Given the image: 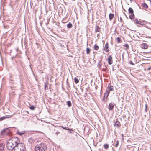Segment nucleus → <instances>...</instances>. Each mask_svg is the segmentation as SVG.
<instances>
[{"label":"nucleus","instance_id":"f257e3e1","mask_svg":"<svg viewBox=\"0 0 151 151\" xmlns=\"http://www.w3.org/2000/svg\"><path fill=\"white\" fill-rule=\"evenodd\" d=\"M19 142V139L17 137H14L9 139L6 144L7 149L9 150H12L14 148L13 147Z\"/></svg>","mask_w":151,"mask_h":151},{"label":"nucleus","instance_id":"f03ea898","mask_svg":"<svg viewBox=\"0 0 151 151\" xmlns=\"http://www.w3.org/2000/svg\"><path fill=\"white\" fill-rule=\"evenodd\" d=\"M25 145L19 142L15 146L12 151H25Z\"/></svg>","mask_w":151,"mask_h":151},{"label":"nucleus","instance_id":"7ed1b4c3","mask_svg":"<svg viewBox=\"0 0 151 151\" xmlns=\"http://www.w3.org/2000/svg\"><path fill=\"white\" fill-rule=\"evenodd\" d=\"M47 149L46 145L43 143L37 144L35 147V151H45Z\"/></svg>","mask_w":151,"mask_h":151},{"label":"nucleus","instance_id":"20e7f679","mask_svg":"<svg viewBox=\"0 0 151 151\" xmlns=\"http://www.w3.org/2000/svg\"><path fill=\"white\" fill-rule=\"evenodd\" d=\"M11 134V131L8 128L4 129L1 131V134L4 136H10Z\"/></svg>","mask_w":151,"mask_h":151},{"label":"nucleus","instance_id":"39448f33","mask_svg":"<svg viewBox=\"0 0 151 151\" xmlns=\"http://www.w3.org/2000/svg\"><path fill=\"white\" fill-rule=\"evenodd\" d=\"M114 127H116L118 128H119L120 127L121 124L118 119H116L115 121L114 120Z\"/></svg>","mask_w":151,"mask_h":151},{"label":"nucleus","instance_id":"423d86ee","mask_svg":"<svg viewBox=\"0 0 151 151\" xmlns=\"http://www.w3.org/2000/svg\"><path fill=\"white\" fill-rule=\"evenodd\" d=\"M108 62V64L109 65H111L113 63V59L112 56L111 55H109L107 59Z\"/></svg>","mask_w":151,"mask_h":151},{"label":"nucleus","instance_id":"0eeeda50","mask_svg":"<svg viewBox=\"0 0 151 151\" xmlns=\"http://www.w3.org/2000/svg\"><path fill=\"white\" fill-rule=\"evenodd\" d=\"M115 104L114 103L111 102L110 103L108 106V109L109 110H112L113 109Z\"/></svg>","mask_w":151,"mask_h":151},{"label":"nucleus","instance_id":"6e6552de","mask_svg":"<svg viewBox=\"0 0 151 151\" xmlns=\"http://www.w3.org/2000/svg\"><path fill=\"white\" fill-rule=\"evenodd\" d=\"M103 50L106 52H108L109 51V45L108 43H107L105 44L104 48L103 49Z\"/></svg>","mask_w":151,"mask_h":151},{"label":"nucleus","instance_id":"1a4fd4ad","mask_svg":"<svg viewBox=\"0 0 151 151\" xmlns=\"http://www.w3.org/2000/svg\"><path fill=\"white\" fill-rule=\"evenodd\" d=\"M129 18L132 20V8H129V9L128 12Z\"/></svg>","mask_w":151,"mask_h":151},{"label":"nucleus","instance_id":"9d476101","mask_svg":"<svg viewBox=\"0 0 151 151\" xmlns=\"http://www.w3.org/2000/svg\"><path fill=\"white\" fill-rule=\"evenodd\" d=\"M114 90V87L113 86H109L107 87L106 91L109 92L110 93V91H113Z\"/></svg>","mask_w":151,"mask_h":151},{"label":"nucleus","instance_id":"9b49d317","mask_svg":"<svg viewBox=\"0 0 151 151\" xmlns=\"http://www.w3.org/2000/svg\"><path fill=\"white\" fill-rule=\"evenodd\" d=\"M11 117L10 116H3L0 118V121H1L3 120L6 119V118H9Z\"/></svg>","mask_w":151,"mask_h":151},{"label":"nucleus","instance_id":"f8f14e48","mask_svg":"<svg viewBox=\"0 0 151 151\" xmlns=\"http://www.w3.org/2000/svg\"><path fill=\"white\" fill-rule=\"evenodd\" d=\"M101 28L98 25L96 26L95 28V32H100Z\"/></svg>","mask_w":151,"mask_h":151},{"label":"nucleus","instance_id":"ddd939ff","mask_svg":"<svg viewBox=\"0 0 151 151\" xmlns=\"http://www.w3.org/2000/svg\"><path fill=\"white\" fill-rule=\"evenodd\" d=\"M142 7L143 8L147 9L148 8L147 5L145 3H142L141 5Z\"/></svg>","mask_w":151,"mask_h":151},{"label":"nucleus","instance_id":"4468645a","mask_svg":"<svg viewBox=\"0 0 151 151\" xmlns=\"http://www.w3.org/2000/svg\"><path fill=\"white\" fill-rule=\"evenodd\" d=\"M148 45L147 43H143L142 44V47L145 49H147L148 48Z\"/></svg>","mask_w":151,"mask_h":151},{"label":"nucleus","instance_id":"2eb2a0df","mask_svg":"<svg viewBox=\"0 0 151 151\" xmlns=\"http://www.w3.org/2000/svg\"><path fill=\"white\" fill-rule=\"evenodd\" d=\"M114 17V14H113L110 13L109 15V17L110 20H111Z\"/></svg>","mask_w":151,"mask_h":151},{"label":"nucleus","instance_id":"dca6fc26","mask_svg":"<svg viewBox=\"0 0 151 151\" xmlns=\"http://www.w3.org/2000/svg\"><path fill=\"white\" fill-rule=\"evenodd\" d=\"M135 24H138L139 25L141 24L142 21H139L138 19H135L134 22Z\"/></svg>","mask_w":151,"mask_h":151},{"label":"nucleus","instance_id":"f3484780","mask_svg":"<svg viewBox=\"0 0 151 151\" xmlns=\"http://www.w3.org/2000/svg\"><path fill=\"white\" fill-rule=\"evenodd\" d=\"M93 48L95 50H99V47L97 44H95L93 47Z\"/></svg>","mask_w":151,"mask_h":151},{"label":"nucleus","instance_id":"a211bd4d","mask_svg":"<svg viewBox=\"0 0 151 151\" xmlns=\"http://www.w3.org/2000/svg\"><path fill=\"white\" fill-rule=\"evenodd\" d=\"M107 99H108V98L106 97V96H104L103 97V99H102V101H103L105 103L107 101Z\"/></svg>","mask_w":151,"mask_h":151},{"label":"nucleus","instance_id":"6ab92c4d","mask_svg":"<svg viewBox=\"0 0 151 151\" xmlns=\"http://www.w3.org/2000/svg\"><path fill=\"white\" fill-rule=\"evenodd\" d=\"M109 92L106 91L104 93V96H106V97L108 98V96H109Z\"/></svg>","mask_w":151,"mask_h":151},{"label":"nucleus","instance_id":"aec40b11","mask_svg":"<svg viewBox=\"0 0 151 151\" xmlns=\"http://www.w3.org/2000/svg\"><path fill=\"white\" fill-rule=\"evenodd\" d=\"M114 143H115V145H114V146L116 147H117L119 145V141L118 140H117L116 141H114Z\"/></svg>","mask_w":151,"mask_h":151},{"label":"nucleus","instance_id":"412c9836","mask_svg":"<svg viewBox=\"0 0 151 151\" xmlns=\"http://www.w3.org/2000/svg\"><path fill=\"white\" fill-rule=\"evenodd\" d=\"M73 25L72 24L70 23L69 22L68 24L67 25V27L68 28H70L72 27Z\"/></svg>","mask_w":151,"mask_h":151},{"label":"nucleus","instance_id":"4be33fe9","mask_svg":"<svg viewBox=\"0 0 151 151\" xmlns=\"http://www.w3.org/2000/svg\"><path fill=\"white\" fill-rule=\"evenodd\" d=\"M4 147L2 144H0V151H3L4 150Z\"/></svg>","mask_w":151,"mask_h":151},{"label":"nucleus","instance_id":"5701e85b","mask_svg":"<svg viewBox=\"0 0 151 151\" xmlns=\"http://www.w3.org/2000/svg\"><path fill=\"white\" fill-rule=\"evenodd\" d=\"M74 80L75 83L76 84H77L79 82V80L76 77H75Z\"/></svg>","mask_w":151,"mask_h":151},{"label":"nucleus","instance_id":"b1692460","mask_svg":"<svg viewBox=\"0 0 151 151\" xmlns=\"http://www.w3.org/2000/svg\"><path fill=\"white\" fill-rule=\"evenodd\" d=\"M91 49L89 48H87L86 49V53L87 54H89L90 53Z\"/></svg>","mask_w":151,"mask_h":151},{"label":"nucleus","instance_id":"393cba45","mask_svg":"<svg viewBox=\"0 0 151 151\" xmlns=\"http://www.w3.org/2000/svg\"><path fill=\"white\" fill-rule=\"evenodd\" d=\"M104 146L105 149H107L109 147V145L107 144H105L104 145Z\"/></svg>","mask_w":151,"mask_h":151},{"label":"nucleus","instance_id":"a878e982","mask_svg":"<svg viewBox=\"0 0 151 151\" xmlns=\"http://www.w3.org/2000/svg\"><path fill=\"white\" fill-rule=\"evenodd\" d=\"M148 110V106L147 104H145V112H146Z\"/></svg>","mask_w":151,"mask_h":151},{"label":"nucleus","instance_id":"bb28decb","mask_svg":"<svg viewBox=\"0 0 151 151\" xmlns=\"http://www.w3.org/2000/svg\"><path fill=\"white\" fill-rule=\"evenodd\" d=\"M67 105L68 107H70L71 106V102L69 101L67 102Z\"/></svg>","mask_w":151,"mask_h":151},{"label":"nucleus","instance_id":"cd10ccee","mask_svg":"<svg viewBox=\"0 0 151 151\" xmlns=\"http://www.w3.org/2000/svg\"><path fill=\"white\" fill-rule=\"evenodd\" d=\"M116 40H117V42L118 43H119L121 42V39L120 38H119V37H117L116 38Z\"/></svg>","mask_w":151,"mask_h":151},{"label":"nucleus","instance_id":"c85d7f7f","mask_svg":"<svg viewBox=\"0 0 151 151\" xmlns=\"http://www.w3.org/2000/svg\"><path fill=\"white\" fill-rule=\"evenodd\" d=\"M30 109L32 110H34L35 109V107L33 105L29 107Z\"/></svg>","mask_w":151,"mask_h":151},{"label":"nucleus","instance_id":"c756f323","mask_svg":"<svg viewBox=\"0 0 151 151\" xmlns=\"http://www.w3.org/2000/svg\"><path fill=\"white\" fill-rule=\"evenodd\" d=\"M124 46L126 48V49H127L129 48V45L128 44H126Z\"/></svg>","mask_w":151,"mask_h":151},{"label":"nucleus","instance_id":"7c9ffc66","mask_svg":"<svg viewBox=\"0 0 151 151\" xmlns=\"http://www.w3.org/2000/svg\"><path fill=\"white\" fill-rule=\"evenodd\" d=\"M145 24V21H142V23L141 25H144Z\"/></svg>","mask_w":151,"mask_h":151},{"label":"nucleus","instance_id":"2f4dec72","mask_svg":"<svg viewBox=\"0 0 151 151\" xmlns=\"http://www.w3.org/2000/svg\"><path fill=\"white\" fill-rule=\"evenodd\" d=\"M99 65L100 66V67H101L102 65V62L101 61H99Z\"/></svg>","mask_w":151,"mask_h":151},{"label":"nucleus","instance_id":"473e14b6","mask_svg":"<svg viewBox=\"0 0 151 151\" xmlns=\"http://www.w3.org/2000/svg\"><path fill=\"white\" fill-rule=\"evenodd\" d=\"M138 70L137 69H135L134 68H133V72H134L135 71H137Z\"/></svg>","mask_w":151,"mask_h":151},{"label":"nucleus","instance_id":"72a5a7b5","mask_svg":"<svg viewBox=\"0 0 151 151\" xmlns=\"http://www.w3.org/2000/svg\"><path fill=\"white\" fill-rule=\"evenodd\" d=\"M60 133V132L59 131H57L55 133L57 135H58Z\"/></svg>","mask_w":151,"mask_h":151},{"label":"nucleus","instance_id":"f704fd0d","mask_svg":"<svg viewBox=\"0 0 151 151\" xmlns=\"http://www.w3.org/2000/svg\"><path fill=\"white\" fill-rule=\"evenodd\" d=\"M134 18V15L133 14V19Z\"/></svg>","mask_w":151,"mask_h":151},{"label":"nucleus","instance_id":"c9c22d12","mask_svg":"<svg viewBox=\"0 0 151 151\" xmlns=\"http://www.w3.org/2000/svg\"><path fill=\"white\" fill-rule=\"evenodd\" d=\"M151 69V67H149L148 68H147V70H150V69Z\"/></svg>","mask_w":151,"mask_h":151},{"label":"nucleus","instance_id":"e433bc0d","mask_svg":"<svg viewBox=\"0 0 151 151\" xmlns=\"http://www.w3.org/2000/svg\"><path fill=\"white\" fill-rule=\"evenodd\" d=\"M129 63L131 64H132V62L131 61L129 62Z\"/></svg>","mask_w":151,"mask_h":151},{"label":"nucleus","instance_id":"4c0bfd02","mask_svg":"<svg viewBox=\"0 0 151 151\" xmlns=\"http://www.w3.org/2000/svg\"><path fill=\"white\" fill-rule=\"evenodd\" d=\"M147 27V28H148V29H149L151 30V28L149 27Z\"/></svg>","mask_w":151,"mask_h":151},{"label":"nucleus","instance_id":"58836bf2","mask_svg":"<svg viewBox=\"0 0 151 151\" xmlns=\"http://www.w3.org/2000/svg\"><path fill=\"white\" fill-rule=\"evenodd\" d=\"M132 64H133V66L134 67H135V65L133 63Z\"/></svg>","mask_w":151,"mask_h":151},{"label":"nucleus","instance_id":"ea45409f","mask_svg":"<svg viewBox=\"0 0 151 151\" xmlns=\"http://www.w3.org/2000/svg\"><path fill=\"white\" fill-rule=\"evenodd\" d=\"M64 128V129H66V130L68 129H66V127H65V128Z\"/></svg>","mask_w":151,"mask_h":151},{"label":"nucleus","instance_id":"a19ab883","mask_svg":"<svg viewBox=\"0 0 151 151\" xmlns=\"http://www.w3.org/2000/svg\"><path fill=\"white\" fill-rule=\"evenodd\" d=\"M32 140V139H30L29 140V141H30V140Z\"/></svg>","mask_w":151,"mask_h":151},{"label":"nucleus","instance_id":"79ce46f5","mask_svg":"<svg viewBox=\"0 0 151 151\" xmlns=\"http://www.w3.org/2000/svg\"><path fill=\"white\" fill-rule=\"evenodd\" d=\"M22 134V133H21L20 135H21V134Z\"/></svg>","mask_w":151,"mask_h":151},{"label":"nucleus","instance_id":"37998d69","mask_svg":"<svg viewBox=\"0 0 151 151\" xmlns=\"http://www.w3.org/2000/svg\"><path fill=\"white\" fill-rule=\"evenodd\" d=\"M133 37H134V35L133 36Z\"/></svg>","mask_w":151,"mask_h":151},{"label":"nucleus","instance_id":"c03bdc74","mask_svg":"<svg viewBox=\"0 0 151 151\" xmlns=\"http://www.w3.org/2000/svg\"><path fill=\"white\" fill-rule=\"evenodd\" d=\"M149 38H151V37H149Z\"/></svg>","mask_w":151,"mask_h":151}]
</instances>
